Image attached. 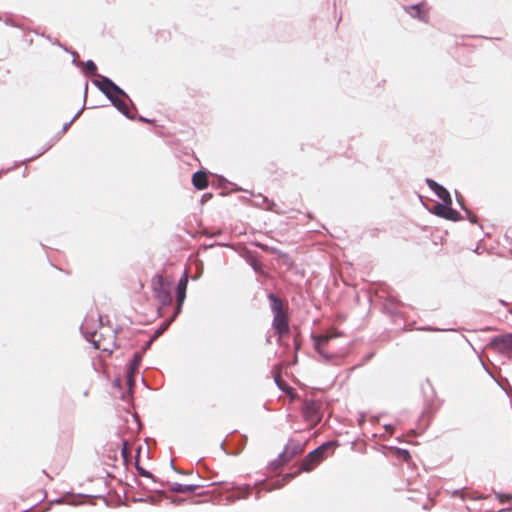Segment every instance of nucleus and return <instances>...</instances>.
<instances>
[{"label": "nucleus", "mask_w": 512, "mask_h": 512, "mask_svg": "<svg viewBox=\"0 0 512 512\" xmlns=\"http://www.w3.org/2000/svg\"><path fill=\"white\" fill-rule=\"evenodd\" d=\"M323 399L317 397L316 393L306 396L302 404V416L304 420L309 423L310 428L318 425L323 418Z\"/></svg>", "instance_id": "1"}, {"label": "nucleus", "mask_w": 512, "mask_h": 512, "mask_svg": "<svg viewBox=\"0 0 512 512\" xmlns=\"http://www.w3.org/2000/svg\"><path fill=\"white\" fill-rule=\"evenodd\" d=\"M268 299L271 302V309L274 314L272 326L279 338H283L289 333V318L284 311L282 300L274 294H269Z\"/></svg>", "instance_id": "2"}, {"label": "nucleus", "mask_w": 512, "mask_h": 512, "mask_svg": "<svg viewBox=\"0 0 512 512\" xmlns=\"http://www.w3.org/2000/svg\"><path fill=\"white\" fill-rule=\"evenodd\" d=\"M333 446V442H326L319 446L318 448H316L315 450L311 451L303 459L298 473L302 471L309 472L313 470L325 458V452Z\"/></svg>", "instance_id": "3"}, {"label": "nucleus", "mask_w": 512, "mask_h": 512, "mask_svg": "<svg viewBox=\"0 0 512 512\" xmlns=\"http://www.w3.org/2000/svg\"><path fill=\"white\" fill-rule=\"evenodd\" d=\"M341 335L342 334L335 329H330L326 334L323 335H313L312 339L314 341V348L323 357L330 358L333 356V353L328 349L329 341L340 337Z\"/></svg>", "instance_id": "4"}, {"label": "nucleus", "mask_w": 512, "mask_h": 512, "mask_svg": "<svg viewBox=\"0 0 512 512\" xmlns=\"http://www.w3.org/2000/svg\"><path fill=\"white\" fill-rule=\"evenodd\" d=\"M97 85L109 99L115 96H125V93L109 78L102 77V79L97 82Z\"/></svg>", "instance_id": "5"}, {"label": "nucleus", "mask_w": 512, "mask_h": 512, "mask_svg": "<svg viewBox=\"0 0 512 512\" xmlns=\"http://www.w3.org/2000/svg\"><path fill=\"white\" fill-rule=\"evenodd\" d=\"M434 213L437 216L443 217L448 220L457 221L460 218L458 211L451 207V204H437L434 206Z\"/></svg>", "instance_id": "6"}, {"label": "nucleus", "mask_w": 512, "mask_h": 512, "mask_svg": "<svg viewBox=\"0 0 512 512\" xmlns=\"http://www.w3.org/2000/svg\"><path fill=\"white\" fill-rule=\"evenodd\" d=\"M427 184L444 203L452 204L450 193L444 187L431 179H427Z\"/></svg>", "instance_id": "7"}, {"label": "nucleus", "mask_w": 512, "mask_h": 512, "mask_svg": "<svg viewBox=\"0 0 512 512\" xmlns=\"http://www.w3.org/2000/svg\"><path fill=\"white\" fill-rule=\"evenodd\" d=\"M153 291L159 298L166 299L169 297L168 291L165 289V279L162 275H156L152 279Z\"/></svg>", "instance_id": "8"}, {"label": "nucleus", "mask_w": 512, "mask_h": 512, "mask_svg": "<svg viewBox=\"0 0 512 512\" xmlns=\"http://www.w3.org/2000/svg\"><path fill=\"white\" fill-rule=\"evenodd\" d=\"M187 285H188V275H187V273H185V275L180 279L178 286H177V295H176V300H177L176 312L177 313L180 311V308L185 300Z\"/></svg>", "instance_id": "9"}, {"label": "nucleus", "mask_w": 512, "mask_h": 512, "mask_svg": "<svg viewBox=\"0 0 512 512\" xmlns=\"http://www.w3.org/2000/svg\"><path fill=\"white\" fill-rule=\"evenodd\" d=\"M493 345L500 351L512 355V334L497 337L493 340Z\"/></svg>", "instance_id": "10"}, {"label": "nucleus", "mask_w": 512, "mask_h": 512, "mask_svg": "<svg viewBox=\"0 0 512 512\" xmlns=\"http://www.w3.org/2000/svg\"><path fill=\"white\" fill-rule=\"evenodd\" d=\"M407 12L414 18L427 22L429 18L428 8L425 4L413 5L407 8Z\"/></svg>", "instance_id": "11"}, {"label": "nucleus", "mask_w": 512, "mask_h": 512, "mask_svg": "<svg viewBox=\"0 0 512 512\" xmlns=\"http://www.w3.org/2000/svg\"><path fill=\"white\" fill-rule=\"evenodd\" d=\"M302 450L303 449L300 444L287 445L284 451L281 453L282 463H288L294 456L301 453Z\"/></svg>", "instance_id": "12"}, {"label": "nucleus", "mask_w": 512, "mask_h": 512, "mask_svg": "<svg viewBox=\"0 0 512 512\" xmlns=\"http://www.w3.org/2000/svg\"><path fill=\"white\" fill-rule=\"evenodd\" d=\"M192 183L198 190H204L208 187V176L203 171H198L193 174Z\"/></svg>", "instance_id": "13"}, {"label": "nucleus", "mask_w": 512, "mask_h": 512, "mask_svg": "<svg viewBox=\"0 0 512 512\" xmlns=\"http://www.w3.org/2000/svg\"><path fill=\"white\" fill-rule=\"evenodd\" d=\"M110 100L113 102V104L119 111H121L127 117H130L129 106L124 100L120 99V96H115V97L111 98Z\"/></svg>", "instance_id": "14"}, {"label": "nucleus", "mask_w": 512, "mask_h": 512, "mask_svg": "<svg viewBox=\"0 0 512 512\" xmlns=\"http://www.w3.org/2000/svg\"><path fill=\"white\" fill-rule=\"evenodd\" d=\"M199 486L198 485H182L174 483L170 486L171 491L177 493H191L194 492Z\"/></svg>", "instance_id": "15"}, {"label": "nucleus", "mask_w": 512, "mask_h": 512, "mask_svg": "<svg viewBox=\"0 0 512 512\" xmlns=\"http://www.w3.org/2000/svg\"><path fill=\"white\" fill-rule=\"evenodd\" d=\"M140 365V357L139 355H135L133 361L130 364V367L128 369V382L131 384L133 380L134 374L137 372Z\"/></svg>", "instance_id": "16"}, {"label": "nucleus", "mask_w": 512, "mask_h": 512, "mask_svg": "<svg viewBox=\"0 0 512 512\" xmlns=\"http://www.w3.org/2000/svg\"><path fill=\"white\" fill-rule=\"evenodd\" d=\"M275 382L277 383L278 387L283 390L284 392H286L288 395H290L291 399H294L295 396L293 394V389L288 386L285 381L281 378L280 374L277 373L275 375Z\"/></svg>", "instance_id": "17"}, {"label": "nucleus", "mask_w": 512, "mask_h": 512, "mask_svg": "<svg viewBox=\"0 0 512 512\" xmlns=\"http://www.w3.org/2000/svg\"><path fill=\"white\" fill-rule=\"evenodd\" d=\"M84 72L90 76L97 75L96 64L92 60H88L84 65Z\"/></svg>", "instance_id": "18"}, {"label": "nucleus", "mask_w": 512, "mask_h": 512, "mask_svg": "<svg viewBox=\"0 0 512 512\" xmlns=\"http://www.w3.org/2000/svg\"><path fill=\"white\" fill-rule=\"evenodd\" d=\"M395 453L397 454V456L405 461V462H408L410 459H411V455L409 453L408 450H405V449H396L395 450Z\"/></svg>", "instance_id": "19"}, {"label": "nucleus", "mask_w": 512, "mask_h": 512, "mask_svg": "<svg viewBox=\"0 0 512 512\" xmlns=\"http://www.w3.org/2000/svg\"><path fill=\"white\" fill-rule=\"evenodd\" d=\"M131 449L129 446V443L127 441H124L122 444L121 454L125 461H127L130 457Z\"/></svg>", "instance_id": "20"}, {"label": "nucleus", "mask_w": 512, "mask_h": 512, "mask_svg": "<svg viewBox=\"0 0 512 512\" xmlns=\"http://www.w3.org/2000/svg\"><path fill=\"white\" fill-rule=\"evenodd\" d=\"M93 342L96 349H100L103 351H111V348L105 343H103L100 339H94Z\"/></svg>", "instance_id": "21"}, {"label": "nucleus", "mask_w": 512, "mask_h": 512, "mask_svg": "<svg viewBox=\"0 0 512 512\" xmlns=\"http://www.w3.org/2000/svg\"><path fill=\"white\" fill-rule=\"evenodd\" d=\"M285 463H282V458H281V454L279 455V457L274 460L272 462V466L274 467V469H278L279 467L283 466Z\"/></svg>", "instance_id": "22"}, {"label": "nucleus", "mask_w": 512, "mask_h": 512, "mask_svg": "<svg viewBox=\"0 0 512 512\" xmlns=\"http://www.w3.org/2000/svg\"><path fill=\"white\" fill-rule=\"evenodd\" d=\"M285 463H282V458H281V454L279 455V457L274 460L272 462V466L274 467V469H278L279 467L283 466Z\"/></svg>", "instance_id": "23"}, {"label": "nucleus", "mask_w": 512, "mask_h": 512, "mask_svg": "<svg viewBox=\"0 0 512 512\" xmlns=\"http://www.w3.org/2000/svg\"><path fill=\"white\" fill-rule=\"evenodd\" d=\"M136 468L137 470L139 471V473L142 475V476H145V477H152V474L148 471H146L145 469L139 467L138 465H136Z\"/></svg>", "instance_id": "24"}, {"label": "nucleus", "mask_w": 512, "mask_h": 512, "mask_svg": "<svg viewBox=\"0 0 512 512\" xmlns=\"http://www.w3.org/2000/svg\"><path fill=\"white\" fill-rule=\"evenodd\" d=\"M294 345H295V349L296 350H299L300 349V340H299V335H296L295 338H294Z\"/></svg>", "instance_id": "25"}, {"label": "nucleus", "mask_w": 512, "mask_h": 512, "mask_svg": "<svg viewBox=\"0 0 512 512\" xmlns=\"http://www.w3.org/2000/svg\"><path fill=\"white\" fill-rule=\"evenodd\" d=\"M293 476H294L293 474H288L287 478H292Z\"/></svg>", "instance_id": "26"}, {"label": "nucleus", "mask_w": 512, "mask_h": 512, "mask_svg": "<svg viewBox=\"0 0 512 512\" xmlns=\"http://www.w3.org/2000/svg\"><path fill=\"white\" fill-rule=\"evenodd\" d=\"M510 313L512 314V308L510 309Z\"/></svg>", "instance_id": "27"}]
</instances>
